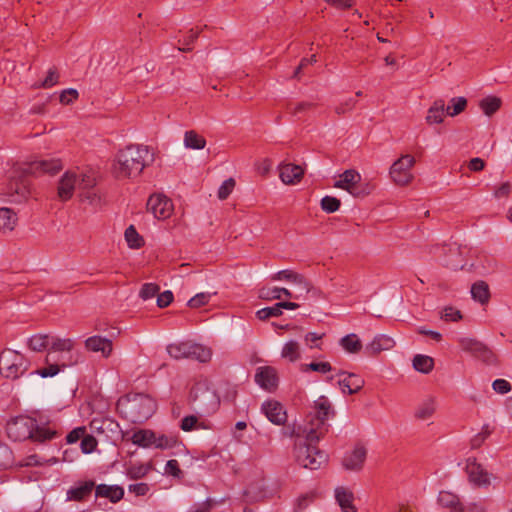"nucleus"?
<instances>
[{
  "label": "nucleus",
  "instance_id": "4be33fe9",
  "mask_svg": "<svg viewBox=\"0 0 512 512\" xmlns=\"http://www.w3.org/2000/svg\"><path fill=\"white\" fill-rule=\"evenodd\" d=\"M85 347L92 352H101L102 356L108 358L113 350L112 341L98 335L86 339Z\"/></svg>",
  "mask_w": 512,
  "mask_h": 512
},
{
  "label": "nucleus",
  "instance_id": "8fccbe9b",
  "mask_svg": "<svg viewBox=\"0 0 512 512\" xmlns=\"http://www.w3.org/2000/svg\"><path fill=\"white\" fill-rule=\"evenodd\" d=\"M321 209L326 213H334L339 210L341 201L333 196H325L320 202Z\"/></svg>",
  "mask_w": 512,
  "mask_h": 512
},
{
  "label": "nucleus",
  "instance_id": "79ce46f5",
  "mask_svg": "<svg viewBox=\"0 0 512 512\" xmlns=\"http://www.w3.org/2000/svg\"><path fill=\"white\" fill-rule=\"evenodd\" d=\"M50 345V336L47 334H36L29 338L28 347L35 352H42Z\"/></svg>",
  "mask_w": 512,
  "mask_h": 512
},
{
  "label": "nucleus",
  "instance_id": "a19ab883",
  "mask_svg": "<svg viewBox=\"0 0 512 512\" xmlns=\"http://www.w3.org/2000/svg\"><path fill=\"white\" fill-rule=\"evenodd\" d=\"M124 236L129 248L131 249H139L145 244L143 237L137 232L133 225L126 228Z\"/></svg>",
  "mask_w": 512,
  "mask_h": 512
},
{
  "label": "nucleus",
  "instance_id": "f03ea898",
  "mask_svg": "<svg viewBox=\"0 0 512 512\" xmlns=\"http://www.w3.org/2000/svg\"><path fill=\"white\" fill-rule=\"evenodd\" d=\"M153 161L154 156L148 146L130 144L117 153L114 174L117 179H133Z\"/></svg>",
  "mask_w": 512,
  "mask_h": 512
},
{
  "label": "nucleus",
  "instance_id": "39448f33",
  "mask_svg": "<svg viewBox=\"0 0 512 512\" xmlns=\"http://www.w3.org/2000/svg\"><path fill=\"white\" fill-rule=\"evenodd\" d=\"M190 402L201 416L214 414L220 406V397L207 380L194 383L189 394Z\"/></svg>",
  "mask_w": 512,
  "mask_h": 512
},
{
  "label": "nucleus",
  "instance_id": "69168bd1",
  "mask_svg": "<svg viewBox=\"0 0 512 512\" xmlns=\"http://www.w3.org/2000/svg\"><path fill=\"white\" fill-rule=\"evenodd\" d=\"M306 370H311L325 374L332 371L333 368L329 362H311L305 365V371Z\"/></svg>",
  "mask_w": 512,
  "mask_h": 512
},
{
  "label": "nucleus",
  "instance_id": "f3484780",
  "mask_svg": "<svg viewBox=\"0 0 512 512\" xmlns=\"http://www.w3.org/2000/svg\"><path fill=\"white\" fill-rule=\"evenodd\" d=\"M262 413L274 425H284L287 421V413L284 406L276 400H267L261 405Z\"/></svg>",
  "mask_w": 512,
  "mask_h": 512
},
{
  "label": "nucleus",
  "instance_id": "6ab92c4d",
  "mask_svg": "<svg viewBox=\"0 0 512 512\" xmlns=\"http://www.w3.org/2000/svg\"><path fill=\"white\" fill-rule=\"evenodd\" d=\"M367 457V450L362 444H357L354 449L343 458V466L346 470L359 471L362 469Z\"/></svg>",
  "mask_w": 512,
  "mask_h": 512
},
{
  "label": "nucleus",
  "instance_id": "bf43d9fd",
  "mask_svg": "<svg viewBox=\"0 0 512 512\" xmlns=\"http://www.w3.org/2000/svg\"><path fill=\"white\" fill-rule=\"evenodd\" d=\"M235 187V180L229 178L225 180L218 189L217 196L220 200H225L229 197Z\"/></svg>",
  "mask_w": 512,
  "mask_h": 512
},
{
  "label": "nucleus",
  "instance_id": "393cba45",
  "mask_svg": "<svg viewBox=\"0 0 512 512\" xmlns=\"http://www.w3.org/2000/svg\"><path fill=\"white\" fill-rule=\"evenodd\" d=\"M437 503L442 508L449 509L450 512H465L464 505L460 501L459 496L450 491H440L437 497Z\"/></svg>",
  "mask_w": 512,
  "mask_h": 512
},
{
  "label": "nucleus",
  "instance_id": "e433bc0d",
  "mask_svg": "<svg viewBox=\"0 0 512 512\" xmlns=\"http://www.w3.org/2000/svg\"><path fill=\"white\" fill-rule=\"evenodd\" d=\"M178 435L176 434H161L155 433L154 446L159 449H172L180 444Z\"/></svg>",
  "mask_w": 512,
  "mask_h": 512
},
{
  "label": "nucleus",
  "instance_id": "9b49d317",
  "mask_svg": "<svg viewBox=\"0 0 512 512\" xmlns=\"http://www.w3.org/2000/svg\"><path fill=\"white\" fill-rule=\"evenodd\" d=\"M361 175L354 169L345 170L335 181L334 187L346 190L354 197H363L369 194V191L360 187Z\"/></svg>",
  "mask_w": 512,
  "mask_h": 512
},
{
  "label": "nucleus",
  "instance_id": "f704fd0d",
  "mask_svg": "<svg viewBox=\"0 0 512 512\" xmlns=\"http://www.w3.org/2000/svg\"><path fill=\"white\" fill-rule=\"evenodd\" d=\"M501 105V98L493 95L487 96L479 101V107L487 116L495 114L500 109Z\"/></svg>",
  "mask_w": 512,
  "mask_h": 512
},
{
  "label": "nucleus",
  "instance_id": "ddd939ff",
  "mask_svg": "<svg viewBox=\"0 0 512 512\" xmlns=\"http://www.w3.org/2000/svg\"><path fill=\"white\" fill-rule=\"evenodd\" d=\"M458 344L463 351L471 353L486 363H491L494 359L493 352L485 344L474 338H459Z\"/></svg>",
  "mask_w": 512,
  "mask_h": 512
},
{
  "label": "nucleus",
  "instance_id": "412c9836",
  "mask_svg": "<svg viewBox=\"0 0 512 512\" xmlns=\"http://www.w3.org/2000/svg\"><path fill=\"white\" fill-rule=\"evenodd\" d=\"M63 166L59 159L38 160L32 162L25 170L31 174L48 173L54 175L62 170Z\"/></svg>",
  "mask_w": 512,
  "mask_h": 512
},
{
  "label": "nucleus",
  "instance_id": "0e129e2a",
  "mask_svg": "<svg viewBox=\"0 0 512 512\" xmlns=\"http://www.w3.org/2000/svg\"><path fill=\"white\" fill-rule=\"evenodd\" d=\"M356 103H357V100L353 97H350L335 106V113H337L338 115H343L347 112H350L351 110L354 109Z\"/></svg>",
  "mask_w": 512,
  "mask_h": 512
},
{
  "label": "nucleus",
  "instance_id": "b1692460",
  "mask_svg": "<svg viewBox=\"0 0 512 512\" xmlns=\"http://www.w3.org/2000/svg\"><path fill=\"white\" fill-rule=\"evenodd\" d=\"M95 497L107 498L111 503H117L124 497V489L119 485L95 484Z\"/></svg>",
  "mask_w": 512,
  "mask_h": 512
},
{
  "label": "nucleus",
  "instance_id": "774afa93",
  "mask_svg": "<svg viewBox=\"0 0 512 512\" xmlns=\"http://www.w3.org/2000/svg\"><path fill=\"white\" fill-rule=\"evenodd\" d=\"M462 318L461 312L454 307H446L442 313V319L445 321H458Z\"/></svg>",
  "mask_w": 512,
  "mask_h": 512
},
{
  "label": "nucleus",
  "instance_id": "5fc2aeb1",
  "mask_svg": "<svg viewBox=\"0 0 512 512\" xmlns=\"http://www.w3.org/2000/svg\"><path fill=\"white\" fill-rule=\"evenodd\" d=\"M492 432L493 429L488 424H485L482 430L471 439L472 448H479Z\"/></svg>",
  "mask_w": 512,
  "mask_h": 512
},
{
  "label": "nucleus",
  "instance_id": "2eb2a0df",
  "mask_svg": "<svg viewBox=\"0 0 512 512\" xmlns=\"http://www.w3.org/2000/svg\"><path fill=\"white\" fill-rule=\"evenodd\" d=\"M466 473L469 481L478 487H487L491 484L490 474L483 466L476 461L475 458H469L466 462Z\"/></svg>",
  "mask_w": 512,
  "mask_h": 512
},
{
  "label": "nucleus",
  "instance_id": "cd10ccee",
  "mask_svg": "<svg viewBox=\"0 0 512 512\" xmlns=\"http://www.w3.org/2000/svg\"><path fill=\"white\" fill-rule=\"evenodd\" d=\"M45 364L47 367L32 371L31 375H39L42 378L53 377L57 375L63 368L67 366L66 363H58L57 361L52 362V353L48 352L45 357Z\"/></svg>",
  "mask_w": 512,
  "mask_h": 512
},
{
  "label": "nucleus",
  "instance_id": "c756f323",
  "mask_svg": "<svg viewBox=\"0 0 512 512\" xmlns=\"http://www.w3.org/2000/svg\"><path fill=\"white\" fill-rule=\"evenodd\" d=\"M445 111L444 100H435L427 111L426 122L430 125L442 123Z\"/></svg>",
  "mask_w": 512,
  "mask_h": 512
},
{
  "label": "nucleus",
  "instance_id": "37998d69",
  "mask_svg": "<svg viewBox=\"0 0 512 512\" xmlns=\"http://www.w3.org/2000/svg\"><path fill=\"white\" fill-rule=\"evenodd\" d=\"M151 469L150 464H133L127 468L126 475L131 480H138L144 478Z\"/></svg>",
  "mask_w": 512,
  "mask_h": 512
},
{
  "label": "nucleus",
  "instance_id": "c9c22d12",
  "mask_svg": "<svg viewBox=\"0 0 512 512\" xmlns=\"http://www.w3.org/2000/svg\"><path fill=\"white\" fill-rule=\"evenodd\" d=\"M413 368L418 372L428 374L434 368V359L427 355L417 354L413 358Z\"/></svg>",
  "mask_w": 512,
  "mask_h": 512
},
{
  "label": "nucleus",
  "instance_id": "4c0bfd02",
  "mask_svg": "<svg viewBox=\"0 0 512 512\" xmlns=\"http://www.w3.org/2000/svg\"><path fill=\"white\" fill-rule=\"evenodd\" d=\"M340 345L346 352L351 354H356L362 349V343L359 337L354 333L348 334L341 338Z\"/></svg>",
  "mask_w": 512,
  "mask_h": 512
},
{
  "label": "nucleus",
  "instance_id": "72a5a7b5",
  "mask_svg": "<svg viewBox=\"0 0 512 512\" xmlns=\"http://www.w3.org/2000/svg\"><path fill=\"white\" fill-rule=\"evenodd\" d=\"M17 222L16 213L10 208H0V230L12 231Z\"/></svg>",
  "mask_w": 512,
  "mask_h": 512
},
{
  "label": "nucleus",
  "instance_id": "7ed1b4c3",
  "mask_svg": "<svg viewBox=\"0 0 512 512\" xmlns=\"http://www.w3.org/2000/svg\"><path fill=\"white\" fill-rule=\"evenodd\" d=\"M313 409L314 412L307 416L308 423L304 427L295 425L287 427L285 434L295 438H301V436L306 434L307 440L319 441L327 431L326 421L330 416H334L335 412L330 401L325 396H320L315 401Z\"/></svg>",
  "mask_w": 512,
  "mask_h": 512
},
{
  "label": "nucleus",
  "instance_id": "1a4fd4ad",
  "mask_svg": "<svg viewBox=\"0 0 512 512\" xmlns=\"http://www.w3.org/2000/svg\"><path fill=\"white\" fill-rule=\"evenodd\" d=\"M90 429L93 433L103 436L106 441L116 443L123 439V431L119 423L110 417H96L90 422Z\"/></svg>",
  "mask_w": 512,
  "mask_h": 512
},
{
  "label": "nucleus",
  "instance_id": "de8ad7c7",
  "mask_svg": "<svg viewBox=\"0 0 512 512\" xmlns=\"http://www.w3.org/2000/svg\"><path fill=\"white\" fill-rule=\"evenodd\" d=\"M14 464V456L12 450L0 442V471L11 468Z\"/></svg>",
  "mask_w": 512,
  "mask_h": 512
},
{
  "label": "nucleus",
  "instance_id": "4d7b16f0",
  "mask_svg": "<svg viewBox=\"0 0 512 512\" xmlns=\"http://www.w3.org/2000/svg\"><path fill=\"white\" fill-rule=\"evenodd\" d=\"M211 296L212 294L208 292L198 293L188 301V306L190 308L202 307L210 301Z\"/></svg>",
  "mask_w": 512,
  "mask_h": 512
},
{
  "label": "nucleus",
  "instance_id": "6e6d98bb",
  "mask_svg": "<svg viewBox=\"0 0 512 512\" xmlns=\"http://www.w3.org/2000/svg\"><path fill=\"white\" fill-rule=\"evenodd\" d=\"M272 280H286L294 283L295 281L301 282L300 273L290 269L278 271L271 277Z\"/></svg>",
  "mask_w": 512,
  "mask_h": 512
},
{
  "label": "nucleus",
  "instance_id": "bb28decb",
  "mask_svg": "<svg viewBox=\"0 0 512 512\" xmlns=\"http://www.w3.org/2000/svg\"><path fill=\"white\" fill-rule=\"evenodd\" d=\"M335 499L343 512H357L354 505V494L346 487L339 486L335 489Z\"/></svg>",
  "mask_w": 512,
  "mask_h": 512
},
{
  "label": "nucleus",
  "instance_id": "49530a36",
  "mask_svg": "<svg viewBox=\"0 0 512 512\" xmlns=\"http://www.w3.org/2000/svg\"><path fill=\"white\" fill-rule=\"evenodd\" d=\"M315 106V103L307 101L289 102L286 105V111L293 116H299L300 114L313 109Z\"/></svg>",
  "mask_w": 512,
  "mask_h": 512
},
{
  "label": "nucleus",
  "instance_id": "f8f14e48",
  "mask_svg": "<svg viewBox=\"0 0 512 512\" xmlns=\"http://www.w3.org/2000/svg\"><path fill=\"white\" fill-rule=\"evenodd\" d=\"M415 159L411 155H404L395 161L390 168V176L398 185H406L412 180L411 168Z\"/></svg>",
  "mask_w": 512,
  "mask_h": 512
},
{
  "label": "nucleus",
  "instance_id": "4468645a",
  "mask_svg": "<svg viewBox=\"0 0 512 512\" xmlns=\"http://www.w3.org/2000/svg\"><path fill=\"white\" fill-rule=\"evenodd\" d=\"M147 209L157 219L168 218L173 210L172 201L163 194H153L147 201Z\"/></svg>",
  "mask_w": 512,
  "mask_h": 512
},
{
  "label": "nucleus",
  "instance_id": "603ef678",
  "mask_svg": "<svg viewBox=\"0 0 512 512\" xmlns=\"http://www.w3.org/2000/svg\"><path fill=\"white\" fill-rule=\"evenodd\" d=\"M223 502L224 499L216 501L212 498H207L203 502L193 504L189 512H210L215 505L222 504Z\"/></svg>",
  "mask_w": 512,
  "mask_h": 512
},
{
  "label": "nucleus",
  "instance_id": "f257e3e1",
  "mask_svg": "<svg viewBox=\"0 0 512 512\" xmlns=\"http://www.w3.org/2000/svg\"><path fill=\"white\" fill-rule=\"evenodd\" d=\"M6 433L12 441L31 440L34 443H46L59 436L55 426L41 414L38 417L16 416L6 424Z\"/></svg>",
  "mask_w": 512,
  "mask_h": 512
},
{
  "label": "nucleus",
  "instance_id": "a211bd4d",
  "mask_svg": "<svg viewBox=\"0 0 512 512\" xmlns=\"http://www.w3.org/2000/svg\"><path fill=\"white\" fill-rule=\"evenodd\" d=\"M337 375L343 377L339 379L338 385L344 394H356L365 385L364 379L355 373L340 370Z\"/></svg>",
  "mask_w": 512,
  "mask_h": 512
},
{
  "label": "nucleus",
  "instance_id": "0eeeda50",
  "mask_svg": "<svg viewBox=\"0 0 512 512\" xmlns=\"http://www.w3.org/2000/svg\"><path fill=\"white\" fill-rule=\"evenodd\" d=\"M30 361L18 351L5 349L0 353V373L8 379H18L29 368Z\"/></svg>",
  "mask_w": 512,
  "mask_h": 512
},
{
  "label": "nucleus",
  "instance_id": "423d86ee",
  "mask_svg": "<svg viewBox=\"0 0 512 512\" xmlns=\"http://www.w3.org/2000/svg\"><path fill=\"white\" fill-rule=\"evenodd\" d=\"M304 443L295 444V458L299 465L310 470H317L326 462L327 456L315 445L318 441L307 440L306 434Z\"/></svg>",
  "mask_w": 512,
  "mask_h": 512
},
{
  "label": "nucleus",
  "instance_id": "20e7f679",
  "mask_svg": "<svg viewBox=\"0 0 512 512\" xmlns=\"http://www.w3.org/2000/svg\"><path fill=\"white\" fill-rule=\"evenodd\" d=\"M155 400L147 394L136 393L120 398L117 408L121 415L132 423H143L156 411Z\"/></svg>",
  "mask_w": 512,
  "mask_h": 512
},
{
  "label": "nucleus",
  "instance_id": "e2e57ef3",
  "mask_svg": "<svg viewBox=\"0 0 512 512\" xmlns=\"http://www.w3.org/2000/svg\"><path fill=\"white\" fill-rule=\"evenodd\" d=\"M159 292V286L154 283H145L140 290V297L148 300L155 297Z\"/></svg>",
  "mask_w": 512,
  "mask_h": 512
},
{
  "label": "nucleus",
  "instance_id": "473e14b6",
  "mask_svg": "<svg viewBox=\"0 0 512 512\" xmlns=\"http://www.w3.org/2000/svg\"><path fill=\"white\" fill-rule=\"evenodd\" d=\"M394 346V341L392 338L386 335H378L373 341L367 346V350L370 351L371 354H378L383 350H388Z\"/></svg>",
  "mask_w": 512,
  "mask_h": 512
},
{
  "label": "nucleus",
  "instance_id": "2f4dec72",
  "mask_svg": "<svg viewBox=\"0 0 512 512\" xmlns=\"http://www.w3.org/2000/svg\"><path fill=\"white\" fill-rule=\"evenodd\" d=\"M131 441L133 444L143 448L154 446L155 432L152 430H138L133 433Z\"/></svg>",
  "mask_w": 512,
  "mask_h": 512
},
{
  "label": "nucleus",
  "instance_id": "dca6fc26",
  "mask_svg": "<svg viewBox=\"0 0 512 512\" xmlns=\"http://www.w3.org/2000/svg\"><path fill=\"white\" fill-rule=\"evenodd\" d=\"M93 491H95V481H77L67 490L66 501L85 502L90 498Z\"/></svg>",
  "mask_w": 512,
  "mask_h": 512
},
{
  "label": "nucleus",
  "instance_id": "9d476101",
  "mask_svg": "<svg viewBox=\"0 0 512 512\" xmlns=\"http://www.w3.org/2000/svg\"><path fill=\"white\" fill-rule=\"evenodd\" d=\"M30 180L27 175L21 174L18 177H12L5 187V196L11 203H22L26 201L30 194Z\"/></svg>",
  "mask_w": 512,
  "mask_h": 512
},
{
  "label": "nucleus",
  "instance_id": "a878e982",
  "mask_svg": "<svg viewBox=\"0 0 512 512\" xmlns=\"http://www.w3.org/2000/svg\"><path fill=\"white\" fill-rule=\"evenodd\" d=\"M304 175V169L296 164H280L279 176L285 184H295L299 182Z\"/></svg>",
  "mask_w": 512,
  "mask_h": 512
},
{
  "label": "nucleus",
  "instance_id": "c03bdc74",
  "mask_svg": "<svg viewBox=\"0 0 512 512\" xmlns=\"http://www.w3.org/2000/svg\"><path fill=\"white\" fill-rule=\"evenodd\" d=\"M281 356L290 362H295L300 358L299 344L294 340H290L282 348Z\"/></svg>",
  "mask_w": 512,
  "mask_h": 512
},
{
  "label": "nucleus",
  "instance_id": "58836bf2",
  "mask_svg": "<svg viewBox=\"0 0 512 512\" xmlns=\"http://www.w3.org/2000/svg\"><path fill=\"white\" fill-rule=\"evenodd\" d=\"M184 144L187 148L201 150L206 145V140L203 136L199 135L194 130H189L185 132L184 135Z\"/></svg>",
  "mask_w": 512,
  "mask_h": 512
},
{
  "label": "nucleus",
  "instance_id": "338daca9",
  "mask_svg": "<svg viewBox=\"0 0 512 512\" xmlns=\"http://www.w3.org/2000/svg\"><path fill=\"white\" fill-rule=\"evenodd\" d=\"M59 74L56 68H50L47 72V76L41 83L43 88H51L58 83Z\"/></svg>",
  "mask_w": 512,
  "mask_h": 512
},
{
  "label": "nucleus",
  "instance_id": "3c124183",
  "mask_svg": "<svg viewBox=\"0 0 512 512\" xmlns=\"http://www.w3.org/2000/svg\"><path fill=\"white\" fill-rule=\"evenodd\" d=\"M301 282L295 281L293 284H295L298 288V292L296 294H293L294 299H304L308 293L313 289L311 283L302 275L300 274Z\"/></svg>",
  "mask_w": 512,
  "mask_h": 512
},
{
  "label": "nucleus",
  "instance_id": "09e8293b",
  "mask_svg": "<svg viewBox=\"0 0 512 512\" xmlns=\"http://www.w3.org/2000/svg\"><path fill=\"white\" fill-rule=\"evenodd\" d=\"M467 106V100L464 97H454L450 100V104L447 106L446 113L449 116H456L463 112Z\"/></svg>",
  "mask_w": 512,
  "mask_h": 512
},
{
  "label": "nucleus",
  "instance_id": "aec40b11",
  "mask_svg": "<svg viewBox=\"0 0 512 512\" xmlns=\"http://www.w3.org/2000/svg\"><path fill=\"white\" fill-rule=\"evenodd\" d=\"M254 378L260 387L270 392L275 390L278 385L277 372L271 366L259 367Z\"/></svg>",
  "mask_w": 512,
  "mask_h": 512
},
{
  "label": "nucleus",
  "instance_id": "7c9ffc66",
  "mask_svg": "<svg viewBox=\"0 0 512 512\" xmlns=\"http://www.w3.org/2000/svg\"><path fill=\"white\" fill-rule=\"evenodd\" d=\"M436 411V401L433 397H428L422 401L415 410V418L419 420L430 419Z\"/></svg>",
  "mask_w": 512,
  "mask_h": 512
},
{
  "label": "nucleus",
  "instance_id": "13d9d810",
  "mask_svg": "<svg viewBox=\"0 0 512 512\" xmlns=\"http://www.w3.org/2000/svg\"><path fill=\"white\" fill-rule=\"evenodd\" d=\"M180 428L185 432H190L198 428H203V426L199 425L197 416L188 415L181 420Z\"/></svg>",
  "mask_w": 512,
  "mask_h": 512
},
{
  "label": "nucleus",
  "instance_id": "5701e85b",
  "mask_svg": "<svg viewBox=\"0 0 512 512\" xmlns=\"http://www.w3.org/2000/svg\"><path fill=\"white\" fill-rule=\"evenodd\" d=\"M78 175L72 172H66L58 184V196L62 201H67L73 196Z\"/></svg>",
  "mask_w": 512,
  "mask_h": 512
},
{
  "label": "nucleus",
  "instance_id": "a18cd8bd",
  "mask_svg": "<svg viewBox=\"0 0 512 512\" xmlns=\"http://www.w3.org/2000/svg\"><path fill=\"white\" fill-rule=\"evenodd\" d=\"M73 341L71 339H61L50 336V350L55 353L70 352L73 348Z\"/></svg>",
  "mask_w": 512,
  "mask_h": 512
},
{
  "label": "nucleus",
  "instance_id": "864d4df0",
  "mask_svg": "<svg viewBox=\"0 0 512 512\" xmlns=\"http://www.w3.org/2000/svg\"><path fill=\"white\" fill-rule=\"evenodd\" d=\"M282 311L279 307V302L271 307H264L257 311L256 315L260 320H266L271 317H278L282 315Z\"/></svg>",
  "mask_w": 512,
  "mask_h": 512
},
{
  "label": "nucleus",
  "instance_id": "c85d7f7f",
  "mask_svg": "<svg viewBox=\"0 0 512 512\" xmlns=\"http://www.w3.org/2000/svg\"><path fill=\"white\" fill-rule=\"evenodd\" d=\"M471 296L473 300L479 302L480 304H487L491 296L489 285L483 280L476 281L471 286Z\"/></svg>",
  "mask_w": 512,
  "mask_h": 512
},
{
  "label": "nucleus",
  "instance_id": "680f3d73",
  "mask_svg": "<svg viewBox=\"0 0 512 512\" xmlns=\"http://www.w3.org/2000/svg\"><path fill=\"white\" fill-rule=\"evenodd\" d=\"M76 184L80 190L87 191L93 189L96 184V179L92 175L81 174L78 176V181Z\"/></svg>",
  "mask_w": 512,
  "mask_h": 512
},
{
  "label": "nucleus",
  "instance_id": "6e6552de",
  "mask_svg": "<svg viewBox=\"0 0 512 512\" xmlns=\"http://www.w3.org/2000/svg\"><path fill=\"white\" fill-rule=\"evenodd\" d=\"M168 354L174 359H191L201 363L210 361L211 350L201 344L191 341L172 343L167 346Z\"/></svg>",
  "mask_w": 512,
  "mask_h": 512
},
{
  "label": "nucleus",
  "instance_id": "ea45409f",
  "mask_svg": "<svg viewBox=\"0 0 512 512\" xmlns=\"http://www.w3.org/2000/svg\"><path fill=\"white\" fill-rule=\"evenodd\" d=\"M285 296L286 298H292L293 294L286 288H263L260 290V297L267 300H279Z\"/></svg>",
  "mask_w": 512,
  "mask_h": 512
},
{
  "label": "nucleus",
  "instance_id": "052dcab7",
  "mask_svg": "<svg viewBox=\"0 0 512 512\" xmlns=\"http://www.w3.org/2000/svg\"><path fill=\"white\" fill-rule=\"evenodd\" d=\"M81 451L84 454L92 453L97 447V440L92 435H83L80 443Z\"/></svg>",
  "mask_w": 512,
  "mask_h": 512
}]
</instances>
